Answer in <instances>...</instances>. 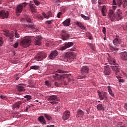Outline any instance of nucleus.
Returning a JSON list of instances; mask_svg holds the SVG:
<instances>
[{"mask_svg": "<svg viewBox=\"0 0 127 127\" xmlns=\"http://www.w3.org/2000/svg\"><path fill=\"white\" fill-rule=\"evenodd\" d=\"M108 16L109 18L112 21H114L117 18V20H121L122 18H123V13H122V11L121 9H118L116 11V16L114 13V11L113 10H110V12L108 14Z\"/></svg>", "mask_w": 127, "mask_h": 127, "instance_id": "obj_1", "label": "nucleus"}, {"mask_svg": "<svg viewBox=\"0 0 127 127\" xmlns=\"http://www.w3.org/2000/svg\"><path fill=\"white\" fill-rule=\"evenodd\" d=\"M47 100L49 101L50 104L51 105H55V104H58V102L60 101V99L56 95H51L48 97Z\"/></svg>", "mask_w": 127, "mask_h": 127, "instance_id": "obj_2", "label": "nucleus"}, {"mask_svg": "<svg viewBox=\"0 0 127 127\" xmlns=\"http://www.w3.org/2000/svg\"><path fill=\"white\" fill-rule=\"evenodd\" d=\"M113 4L121 6L122 4L123 7H126L127 5V0H113Z\"/></svg>", "mask_w": 127, "mask_h": 127, "instance_id": "obj_3", "label": "nucleus"}, {"mask_svg": "<svg viewBox=\"0 0 127 127\" xmlns=\"http://www.w3.org/2000/svg\"><path fill=\"white\" fill-rule=\"evenodd\" d=\"M65 59H67V60H74L76 58V53L75 52H68L65 53L64 55Z\"/></svg>", "mask_w": 127, "mask_h": 127, "instance_id": "obj_4", "label": "nucleus"}, {"mask_svg": "<svg viewBox=\"0 0 127 127\" xmlns=\"http://www.w3.org/2000/svg\"><path fill=\"white\" fill-rule=\"evenodd\" d=\"M31 43V38L30 37H26L21 42V45L23 47H28V46L30 45Z\"/></svg>", "mask_w": 127, "mask_h": 127, "instance_id": "obj_5", "label": "nucleus"}, {"mask_svg": "<svg viewBox=\"0 0 127 127\" xmlns=\"http://www.w3.org/2000/svg\"><path fill=\"white\" fill-rule=\"evenodd\" d=\"M98 94L101 101H103V100L106 101L108 99V93H107V92L101 93V91H98Z\"/></svg>", "mask_w": 127, "mask_h": 127, "instance_id": "obj_6", "label": "nucleus"}, {"mask_svg": "<svg viewBox=\"0 0 127 127\" xmlns=\"http://www.w3.org/2000/svg\"><path fill=\"white\" fill-rule=\"evenodd\" d=\"M113 43L115 46H117V47H119L122 43V38L119 37V36H117L113 41Z\"/></svg>", "mask_w": 127, "mask_h": 127, "instance_id": "obj_7", "label": "nucleus"}, {"mask_svg": "<svg viewBox=\"0 0 127 127\" xmlns=\"http://www.w3.org/2000/svg\"><path fill=\"white\" fill-rule=\"evenodd\" d=\"M74 45L73 42L65 43L63 44V46L60 48V50L63 51V50H66L67 48H69Z\"/></svg>", "mask_w": 127, "mask_h": 127, "instance_id": "obj_8", "label": "nucleus"}, {"mask_svg": "<svg viewBox=\"0 0 127 127\" xmlns=\"http://www.w3.org/2000/svg\"><path fill=\"white\" fill-rule=\"evenodd\" d=\"M8 11H7L2 10L0 11V17L2 19H4V18H7V17H8Z\"/></svg>", "mask_w": 127, "mask_h": 127, "instance_id": "obj_9", "label": "nucleus"}, {"mask_svg": "<svg viewBox=\"0 0 127 127\" xmlns=\"http://www.w3.org/2000/svg\"><path fill=\"white\" fill-rule=\"evenodd\" d=\"M69 37H70V34H69V33H68V32L65 30L62 31V39H63V40L64 41L67 40V39H68V38H69Z\"/></svg>", "mask_w": 127, "mask_h": 127, "instance_id": "obj_10", "label": "nucleus"}, {"mask_svg": "<svg viewBox=\"0 0 127 127\" xmlns=\"http://www.w3.org/2000/svg\"><path fill=\"white\" fill-rule=\"evenodd\" d=\"M47 57V55L46 53L42 52L36 57V59H37L38 61H42V60H43V59H45V58H46Z\"/></svg>", "mask_w": 127, "mask_h": 127, "instance_id": "obj_11", "label": "nucleus"}, {"mask_svg": "<svg viewBox=\"0 0 127 127\" xmlns=\"http://www.w3.org/2000/svg\"><path fill=\"white\" fill-rule=\"evenodd\" d=\"M58 54H59V53L57 50L52 51L49 57L50 59H54L56 56H58Z\"/></svg>", "mask_w": 127, "mask_h": 127, "instance_id": "obj_12", "label": "nucleus"}, {"mask_svg": "<svg viewBox=\"0 0 127 127\" xmlns=\"http://www.w3.org/2000/svg\"><path fill=\"white\" fill-rule=\"evenodd\" d=\"M70 112L69 111H65L63 115V120L64 121H67L70 118Z\"/></svg>", "mask_w": 127, "mask_h": 127, "instance_id": "obj_13", "label": "nucleus"}, {"mask_svg": "<svg viewBox=\"0 0 127 127\" xmlns=\"http://www.w3.org/2000/svg\"><path fill=\"white\" fill-rule=\"evenodd\" d=\"M89 67L87 66H83L81 68V74H88L89 73Z\"/></svg>", "mask_w": 127, "mask_h": 127, "instance_id": "obj_14", "label": "nucleus"}, {"mask_svg": "<svg viewBox=\"0 0 127 127\" xmlns=\"http://www.w3.org/2000/svg\"><path fill=\"white\" fill-rule=\"evenodd\" d=\"M120 57L122 60L127 61V52H123L120 54Z\"/></svg>", "mask_w": 127, "mask_h": 127, "instance_id": "obj_15", "label": "nucleus"}, {"mask_svg": "<svg viewBox=\"0 0 127 127\" xmlns=\"http://www.w3.org/2000/svg\"><path fill=\"white\" fill-rule=\"evenodd\" d=\"M70 23H71L70 18H68L63 22V24L64 26H65V27L69 26V25H70L71 24Z\"/></svg>", "mask_w": 127, "mask_h": 127, "instance_id": "obj_16", "label": "nucleus"}, {"mask_svg": "<svg viewBox=\"0 0 127 127\" xmlns=\"http://www.w3.org/2000/svg\"><path fill=\"white\" fill-rule=\"evenodd\" d=\"M53 84L56 86V87H60L61 85L64 84V85H67V83L61 82L60 80H57L56 81H54Z\"/></svg>", "mask_w": 127, "mask_h": 127, "instance_id": "obj_17", "label": "nucleus"}, {"mask_svg": "<svg viewBox=\"0 0 127 127\" xmlns=\"http://www.w3.org/2000/svg\"><path fill=\"white\" fill-rule=\"evenodd\" d=\"M113 71L116 72V73H119L120 72V66L116 65L110 66Z\"/></svg>", "mask_w": 127, "mask_h": 127, "instance_id": "obj_18", "label": "nucleus"}, {"mask_svg": "<svg viewBox=\"0 0 127 127\" xmlns=\"http://www.w3.org/2000/svg\"><path fill=\"white\" fill-rule=\"evenodd\" d=\"M104 73L105 75H110V74H111V69H110V66L107 65L105 67Z\"/></svg>", "mask_w": 127, "mask_h": 127, "instance_id": "obj_19", "label": "nucleus"}, {"mask_svg": "<svg viewBox=\"0 0 127 127\" xmlns=\"http://www.w3.org/2000/svg\"><path fill=\"white\" fill-rule=\"evenodd\" d=\"M38 121L40 122L41 124L43 125H46V121H45V119H44V117L41 116L38 118Z\"/></svg>", "mask_w": 127, "mask_h": 127, "instance_id": "obj_20", "label": "nucleus"}, {"mask_svg": "<svg viewBox=\"0 0 127 127\" xmlns=\"http://www.w3.org/2000/svg\"><path fill=\"white\" fill-rule=\"evenodd\" d=\"M109 48L111 51L114 52V53H117L119 50V48H117V47H114L113 46H111V44H109Z\"/></svg>", "mask_w": 127, "mask_h": 127, "instance_id": "obj_21", "label": "nucleus"}, {"mask_svg": "<svg viewBox=\"0 0 127 127\" xmlns=\"http://www.w3.org/2000/svg\"><path fill=\"white\" fill-rule=\"evenodd\" d=\"M84 114L85 113L84 111L79 110L77 111L76 118H79V117H84Z\"/></svg>", "mask_w": 127, "mask_h": 127, "instance_id": "obj_22", "label": "nucleus"}, {"mask_svg": "<svg viewBox=\"0 0 127 127\" xmlns=\"http://www.w3.org/2000/svg\"><path fill=\"white\" fill-rule=\"evenodd\" d=\"M42 15L45 18H47V19H48L49 17H52V13L51 12H49L48 13V15H46L45 12H43Z\"/></svg>", "mask_w": 127, "mask_h": 127, "instance_id": "obj_23", "label": "nucleus"}, {"mask_svg": "<svg viewBox=\"0 0 127 127\" xmlns=\"http://www.w3.org/2000/svg\"><path fill=\"white\" fill-rule=\"evenodd\" d=\"M109 64L111 65H116V59L114 58L110 57L108 60Z\"/></svg>", "mask_w": 127, "mask_h": 127, "instance_id": "obj_24", "label": "nucleus"}, {"mask_svg": "<svg viewBox=\"0 0 127 127\" xmlns=\"http://www.w3.org/2000/svg\"><path fill=\"white\" fill-rule=\"evenodd\" d=\"M23 10V8H22V6L20 4L17 5L16 8V12L17 13H20L22 12V10Z\"/></svg>", "mask_w": 127, "mask_h": 127, "instance_id": "obj_25", "label": "nucleus"}, {"mask_svg": "<svg viewBox=\"0 0 127 127\" xmlns=\"http://www.w3.org/2000/svg\"><path fill=\"white\" fill-rule=\"evenodd\" d=\"M29 6L30 7L32 12H36V6L34 4L30 3Z\"/></svg>", "mask_w": 127, "mask_h": 127, "instance_id": "obj_26", "label": "nucleus"}, {"mask_svg": "<svg viewBox=\"0 0 127 127\" xmlns=\"http://www.w3.org/2000/svg\"><path fill=\"white\" fill-rule=\"evenodd\" d=\"M21 104H22V102H21V101H18L16 104H13L12 105L13 109L14 110V109H15V108H19V107H20V105H21Z\"/></svg>", "mask_w": 127, "mask_h": 127, "instance_id": "obj_27", "label": "nucleus"}, {"mask_svg": "<svg viewBox=\"0 0 127 127\" xmlns=\"http://www.w3.org/2000/svg\"><path fill=\"white\" fill-rule=\"evenodd\" d=\"M97 109L98 111H105V108L103 106V105L99 104L97 106Z\"/></svg>", "mask_w": 127, "mask_h": 127, "instance_id": "obj_28", "label": "nucleus"}, {"mask_svg": "<svg viewBox=\"0 0 127 127\" xmlns=\"http://www.w3.org/2000/svg\"><path fill=\"white\" fill-rule=\"evenodd\" d=\"M107 89L108 90V92L110 95H111L112 97H115V94H114V92H113V90H112V89L111 88V86H108L107 87Z\"/></svg>", "mask_w": 127, "mask_h": 127, "instance_id": "obj_29", "label": "nucleus"}, {"mask_svg": "<svg viewBox=\"0 0 127 127\" xmlns=\"http://www.w3.org/2000/svg\"><path fill=\"white\" fill-rule=\"evenodd\" d=\"M14 37V35L13 34H11V35L9 37V44H12V43L13 42V38Z\"/></svg>", "mask_w": 127, "mask_h": 127, "instance_id": "obj_30", "label": "nucleus"}, {"mask_svg": "<svg viewBox=\"0 0 127 127\" xmlns=\"http://www.w3.org/2000/svg\"><path fill=\"white\" fill-rule=\"evenodd\" d=\"M76 25H77L81 29H86V28L83 25V23L79 22L76 23Z\"/></svg>", "mask_w": 127, "mask_h": 127, "instance_id": "obj_31", "label": "nucleus"}, {"mask_svg": "<svg viewBox=\"0 0 127 127\" xmlns=\"http://www.w3.org/2000/svg\"><path fill=\"white\" fill-rule=\"evenodd\" d=\"M101 12L104 16H106V12H107V9H106V6L104 5L102 8Z\"/></svg>", "mask_w": 127, "mask_h": 127, "instance_id": "obj_32", "label": "nucleus"}, {"mask_svg": "<svg viewBox=\"0 0 127 127\" xmlns=\"http://www.w3.org/2000/svg\"><path fill=\"white\" fill-rule=\"evenodd\" d=\"M17 91L19 92H23V91H25V88L22 85H19L17 87Z\"/></svg>", "mask_w": 127, "mask_h": 127, "instance_id": "obj_33", "label": "nucleus"}, {"mask_svg": "<svg viewBox=\"0 0 127 127\" xmlns=\"http://www.w3.org/2000/svg\"><path fill=\"white\" fill-rule=\"evenodd\" d=\"M35 45H41V40L40 39L37 38L34 42Z\"/></svg>", "mask_w": 127, "mask_h": 127, "instance_id": "obj_34", "label": "nucleus"}, {"mask_svg": "<svg viewBox=\"0 0 127 127\" xmlns=\"http://www.w3.org/2000/svg\"><path fill=\"white\" fill-rule=\"evenodd\" d=\"M40 68V66L39 65H33L30 66V69H32L33 70H38Z\"/></svg>", "mask_w": 127, "mask_h": 127, "instance_id": "obj_35", "label": "nucleus"}, {"mask_svg": "<svg viewBox=\"0 0 127 127\" xmlns=\"http://www.w3.org/2000/svg\"><path fill=\"white\" fill-rule=\"evenodd\" d=\"M82 18H83L84 20H89L90 19V17L88 16H86L85 15L81 14V15Z\"/></svg>", "mask_w": 127, "mask_h": 127, "instance_id": "obj_36", "label": "nucleus"}, {"mask_svg": "<svg viewBox=\"0 0 127 127\" xmlns=\"http://www.w3.org/2000/svg\"><path fill=\"white\" fill-rule=\"evenodd\" d=\"M44 116L45 118L47 119V120H48V121H51L52 120L51 116H50L49 115L45 114Z\"/></svg>", "mask_w": 127, "mask_h": 127, "instance_id": "obj_37", "label": "nucleus"}, {"mask_svg": "<svg viewBox=\"0 0 127 127\" xmlns=\"http://www.w3.org/2000/svg\"><path fill=\"white\" fill-rule=\"evenodd\" d=\"M11 34H10L8 31H6L4 32V35H5V36H6L7 37H9Z\"/></svg>", "mask_w": 127, "mask_h": 127, "instance_id": "obj_38", "label": "nucleus"}, {"mask_svg": "<svg viewBox=\"0 0 127 127\" xmlns=\"http://www.w3.org/2000/svg\"><path fill=\"white\" fill-rule=\"evenodd\" d=\"M29 28H31V29H34L35 28V25L34 24H28Z\"/></svg>", "mask_w": 127, "mask_h": 127, "instance_id": "obj_39", "label": "nucleus"}, {"mask_svg": "<svg viewBox=\"0 0 127 127\" xmlns=\"http://www.w3.org/2000/svg\"><path fill=\"white\" fill-rule=\"evenodd\" d=\"M26 20L27 22H29L30 23H31L32 22V20H31L30 19V17L28 16L26 18Z\"/></svg>", "mask_w": 127, "mask_h": 127, "instance_id": "obj_40", "label": "nucleus"}, {"mask_svg": "<svg viewBox=\"0 0 127 127\" xmlns=\"http://www.w3.org/2000/svg\"><path fill=\"white\" fill-rule=\"evenodd\" d=\"M24 97L26 99L27 101L31 100V96H30V95H25Z\"/></svg>", "mask_w": 127, "mask_h": 127, "instance_id": "obj_41", "label": "nucleus"}, {"mask_svg": "<svg viewBox=\"0 0 127 127\" xmlns=\"http://www.w3.org/2000/svg\"><path fill=\"white\" fill-rule=\"evenodd\" d=\"M20 5L21 6H22V7L23 8V7H25V6H26V5H27V3H26L25 2L21 3H20Z\"/></svg>", "mask_w": 127, "mask_h": 127, "instance_id": "obj_42", "label": "nucleus"}, {"mask_svg": "<svg viewBox=\"0 0 127 127\" xmlns=\"http://www.w3.org/2000/svg\"><path fill=\"white\" fill-rule=\"evenodd\" d=\"M34 3H35V4L36 5H39V4H40V2H39V1L37 0H34Z\"/></svg>", "mask_w": 127, "mask_h": 127, "instance_id": "obj_43", "label": "nucleus"}, {"mask_svg": "<svg viewBox=\"0 0 127 127\" xmlns=\"http://www.w3.org/2000/svg\"><path fill=\"white\" fill-rule=\"evenodd\" d=\"M15 37L16 38H19L20 37V35L17 33V32H15Z\"/></svg>", "mask_w": 127, "mask_h": 127, "instance_id": "obj_44", "label": "nucleus"}, {"mask_svg": "<svg viewBox=\"0 0 127 127\" xmlns=\"http://www.w3.org/2000/svg\"><path fill=\"white\" fill-rule=\"evenodd\" d=\"M3 44V40H2V38L0 37V46H2V45Z\"/></svg>", "mask_w": 127, "mask_h": 127, "instance_id": "obj_45", "label": "nucleus"}, {"mask_svg": "<svg viewBox=\"0 0 127 127\" xmlns=\"http://www.w3.org/2000/svg\"><path fill=\"white\" fill-rule=\"evenodd\" d=\"M57 73H59V74H64V71H63V70H61V69H58V70L57 71Z\"/></svg>", "mask_w": 127, "mask_h": 127, "instance_id": "obj_46", "label": "nucleus"}, {"mask_svg": "<svg viewBox=\"0 0 127 127\" xmlns=\"http://www.w3.org/2000/svg\"><path fill=\"white\" fill-rule=\"evenodd\" d=\"M120 44H121V47H123V48L126 47V44L124 42H122L121 41V43Z\"/></svg>", "mask_w": 127, "mask_h": 127, "instance_id": "obj_47", "label": "nucleus"}, {"mask_svg": "<svg viewBox=\"0 0 127 127\" xmlns=\"http://www.w3.org/2000/svg\"><path fill=\"white\" fill-rule=\"evenodd\" d=\"M45 84L46 85V86H48V87H51V84L49 83V82H48V81H45Z\"/></svg>", "mask_w": 127, "mask_h": 127, "instance_id": "obj_48", "label": "nucleus"}, {"mask_svg": "<svg viewBox=\"0 0 127 127\" xmlns=\"http://www.w3.org/2000/svg\"><path fill=\"white\" fill-rule=\"evenodd\" d=\"M0 98L2 99V100H4V99H5L6 96L5 95H3L2 94H0Z\"/></svg>", "mask_w": 127, "mask_h": 127, "instance_id": "obj_49", "label": "nucleus"}, {"mask_svg": "<svg viewBox=\"0 0 127 127\" xmlns=\"http://www.w3.org/2000/svg\"><path fill=\"white\" fill-rule=\"evenodd\" d=\"M14 48H17L18 47V42L15 43L13 45Z\"/></svg>", "mask_w": 127, "mask_h": 127, "instance_id": "obj_50", "label": "nucleus"}, {"mask_svg": "<svg viewBox=\"0 0 127 127\" xmlns=\"http://www.w3.org/2000/svg\"><path fill=\"white\" fill-rule=\"evenodd\" d=\"M88 38H89V39H90V40H92V38H93V36H92V34H91L90 33H88Z\"/></svg>", "mask_w": 127, "mask_h": 127, "instance_id": "obj_51", "label": "nucleus"}, {"mask_svg": "<svg viewBox=\"0 0 127 127\" xmlns=\"http://www.w3.org/2000/svg\"><path fill=\"white\" fill-rule=\"evenodd\" d=\"M46 22V23H48V24H51V23H52V22H53V20L47 21Z\"/></svg>", "mask_w": 127, "mask_h": 127, "instance_id": "obj_52", "label": "nucleus"}, {"mask_svg": "<svg viewBox=\"0 0 127 127\" xmlns=\"http://www.w3.org/2000/svg\"><path fill=\"white\" fill-rule=\"evenodd\" d=\"M61 15H62V12H59L57 14V17H58V18H60V16H61Z\"/></svg>", "mask_w": 127, "mask_h": 127, "instance_id": "obj_53", "label": "nucleus"}, {"mask_svg": "<svg viewBox=\"0 0 127 127\" xmlns=\"http://www.w3.org/2000/svg\"><path fill=\"white\" fill-rule=\"evenodd\" d=\"M85 78H86V75L78 76V79H85Z\"/></svg>", "mask_w": 127, "mask_h": 127, "instance_id": "obj_54", "label": "nucleus"}, {"mask_svg": "<svg viewBox=\"0 0 127 127\" xmlns=\"http://www.w3.org/2000/svg\"><path fill=\"white\" fill-rule=\"evenodd\" d=\"M102 32H103L104 34H106V27H103V30H102Z\"/></svg>", "mask_w": 127, "mask_h": 127, "instance_id": "obj_55", "label": "nucleus"}, {"mask_svg": "<svg viewBox=\"0 0 127 127\" xmlns=\"http://www.w3.org/2000/svg\"><path fill=\"white\" fill-rule=\"evenodd\" d=\"M15 80H18V79H19V76H18V75L15 74Z\"/></svg>", "mask_w": 127, "mask_h": 127, "instance_id": "obj_56", "label": "nucleus"}, {"mask_svg": "<svg viewBox=\"0 0 127 127\" xmlns=\"http://www.w3.org/2000/svg\"><path fill=\"white\" fill-rule=\"evenodd\" d=\"M92 2V4H96V0H91Z\"/></svg>", "mask_w": 127, "mask_h": 127, "instance_id": "obj_57", "label": "nucleus"}, {"mask_svg": "<svg viewBox=\"0 0 127 127\" xmlns=\"http://www.w3.org/2000/svg\"><path fill=\"white\" fill-rule=\"evenodd\" d=\"M119 81L120 83H124V79H119Z\"/></svg>", "mask_w": 127, "mask_h": 127, "instance_id": "obj_58", "label": "nucleus"}, {"mask_svg": "<svg viewBox=\"0 0 127 127\" xmlns=\"http://www.w3.org/2000/svg\"><path fill=\"white\" fill-rule=\"evenodd\" d=\"M91 48H92V50H95V47H94V45H91Z\"/></svg>", "mask_w": 127, "mask_h": 127, "instance_id": "obj_59", "label": "nucleus"}, {"mask_svg": "<svg viewBox=\"0 0 127 127\" xmlns=\"http://www.w3.org/2000/svg\"><path fill=\"white\" fill-rule=\"evenodd\" d=\"M39 19H41V20H43V17L42 16H39Z\"/></svg>", "mask_w": 127, "mask_h": 127, "instance_id": "obj_60", "label": "nucleus"}, {"mask_svg": "<svg viewBox=\"0 0 127 127\" xmlns=\"http://www.w3.org/2000/svg\"><path fill=\"white\" fill-rule=\"evenodd\" d=\"M101 1H102V0H98V4H99V5L102 4V2Z\"/></svg>", "mask_w": 127, "mask_h": 127, "instance_id": "obj_61", "label": "nucleus"}, {"mask_svg": "<svg viewBox=\"0 0 127 127\" xmlns=\"http://www.w3.org/2000/svg\"><path fill=\"white\" fill-rule=\"evenodd\" d=\"M87 114H90V108L86 110Z\"/></svg>", "mask_w": 127, "mask_h": 127, "instance_id": "obj_62", "label": "nucleus"}, {"mask_svg": "<svg viewBox=\"0 0 127 127\" xmlns=\"http://www.w3.org/2000/svg\"><path fill=\"white\" fill-rule=\"evenodd\" d=\"M56 3H59V2H60V0H56Z\"/></svg>", "mask_w": 127, "mask_h": 127, "instance_id": "obj_63", "label": "nucleus"}, {"mask_svg": "<svg viewBox=\"0 0 127 127\" xmlns=\"http://www.w3.org/2000/svg\"><path fill=\"white\" fill-rule=\"evenodd\" d=\"M24 27H28V25L27 24H25L24 25Z\"/></svg>", "mask_w": 127, "mask_h": 127, "instance_id": "obj_64", "label": "nucleus"}]
</instances>
